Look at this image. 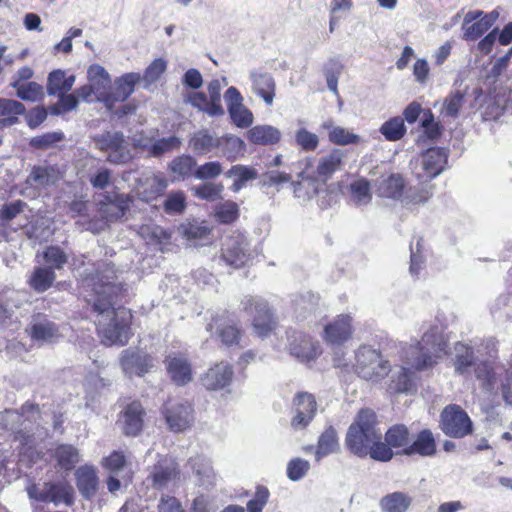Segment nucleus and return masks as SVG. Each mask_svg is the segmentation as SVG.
Instances as JSON below:
<instances>
[{
  "instance_id": "nucleus-1",
  "label": "nucleus",
  "mask_w": 512,
  "mask_h": 512,
  "mask_svg": "<svg viewBox=\"0 0 512 512\" xmlns=\"http://www.w3.org/2000/svg\"><path fill=\"white\" fill-rule=\"evenodd\" d=\"M117 270L112 262H101L95 268L92 276V291L94 300L92 309L101 316H109V322L99 320L97 333L105 345L124 346L132 336V314L125 307H114L121 298L124 285L117 282Z\"/></svg>"
},
{
  "instance_id": "nucleus-2",
  "label": "nucleus",
  "mask_w": 512,
  "mask_h": 512,
  "mask_svg": "<svg viewBox=\"0 0 512 512\" xmlns=\"http://www.w3.org/2000/svg\"><path fill=\"white\" fill-rule=\"evenodd\" d=\"M378 424L379 421L373 409H360L346 433L345 444L347 449L360 458L369 456L376 461L374 451L383 439Z\"/></svg>"
},
{
  "instance_id": "nucleus-3",
  "label": "nucleus",
  "mask_w": 512,
  "mask_h": 512,
  "mask_svg": "<svg viewBox=\"0 0 512 512\" xmlns=\"http://www.w3.org/2000/svg\"><path fill=\"white\" fill-rule=\"evenodd\" d=\"M448 342L438 327L425 332L421 341L411 345L406 352V363L411 368L422 371L436 363V359L447 354Z\"/></svg>"
},
{
  "instance_id": "nucleus-4",
  "label": "nucleus",
  "mask_w": 512,
  "mask_h": 512,
  "mask_svg": "<svg viewBox=\"0 0 512 512\" xmlns=\"http://www.w3.org/2000/svg\"><path fill=\"white\" fill-rule=\"evenodd\" d=\"M242 309L250 317L251 330L256 337L264 340L277 334L279 319L267 300L247 296L242 301Z\"/></svg>"
},
{
  "instance_id": "nucleus-5",
  "label": "nucleus",
  "mask_w": 512,
  "mask_h": 512,
  "mask_svg": "<svg viewBox=\"0 0 512 512\" xmlns=\"http://www.w3.org/2000/svg\"><path fill=\"white\" fill-rule=\"evenodd\" d=\"M355 372L361 378L379 382L391 371V365L384 359L381 352L363 345L356 352Z\"/></svg>"
},
{
  "instance_id": "nucleus-6",
  "label": "nucleus",
  "mask_w": 512,
  "mask_h": 512,
  "mask_svg": "<svg viewBox=\"0 0 512 512\" xmlns=\"http://www.w3.org/2000/svg\"><path fill=\"white\" fill-rule=\"evenodd\" d=\"M160 411L169 430L175 433L190 429L195 422L194 404L187 399L169 398Z\"/></svg>"
},
{
  "instance_id": "nucleus-7",
  "label": "nucleus",
  "mask_w": 512,
  "mask_h": 512,
  "mask_svg": "<svg viewBox=\"0 0 512 512\" xmlns=\"http://www.w3.org/2000/svg\"><path fill=\"white\" fill-rule=\"evenodd\" d=\"M410 442L411 433L405 424L390 426L374 451L376 461L389 462L395 455L404 456V451L409 447Z\"/></svg>"
},
{
  "instance_id": "nucleus-8",
  "label": "nucleus",
  "mask_w": 512,
  "mask_h": 512,
  "mask_svg": "<svg viewBox=\"0 0 512 512\" xmlns=\"http://www.w3.org/2000/svg\"><path fill=\"white\" fill-rule=\"evenodd\" d=\"M439 427L451 438L462 439L473 432V422L467 412L457 404H449L440 414Z\"/></svg>"
},
{
  "instance_id": "nucleus-9",
  "label": "nucleus",
  "mask_w": 512,
  "mask_h": 512,
  "mask_svg": "<svg viewBox=\"0 0 512 512\" xmlns=\"http://www.w3.org/2000/svg\"><path fill=\"white\" fill-rule=\"evenodd\" d=\"M207 330L210 332L215 330L218 339L226 347L240 346L245 336L239 320L227 310L214 315L207 325Z\"/></svg>"
},
{
  "instance_id": "nucleus-10",
  "label": "nucleus",
  "mask_w": 512,
  "mask_h": 512,
  "mask_svg": "<svg viewBox=\"0 0 512 512\" xmlns=\"http://www.w3.org/2000/svg\"><path fill=\"white\" fill-rule=\"evenodd\" d=\"M27 493L30 499L55 505L64 503L66 506H72L75 500L74 488L67 481H47L43 483V489L33 484L28 487Z\"/></svg>"
},
{
  "instance_id": "nucleus-11",
  "label": "nucleus",
  "mask_w": 512,
  "mask_h": 512,
  "mask_svg": "<svg viewBox=\"0 0 512 512\" xmlns=\"http://www.w3.org/2000/svg\"><path fill=\"white\" fill-rule=\"evenodd\" d=\"M93 142L98 150L108 154L107 161L112 164H124L132 159L129 143L122 132L106 131L95 135Z\"/></svg>"
},
{
  "instance_id": "nucleus-12",
  "label": "nucleus",
  "mask_w": 512,
  "mask_h": 512,
  "mask_svg": "<svg viewBox=\"0 0 512 512\" xmlns=\"http://www.w3.org/2000/svg\"><path fill=\"white\" fill-rule=\"evenodd\" d=\"M286 333L289 352L299 361L309 363L315 361L321 354L319 344L315 343L310 335L293 329H289Z\"/></svg>"
},
{
  "instance_id": "nucleus-13",
  "label": "nucleus",
  "mask_w": 512,
  "mask_h": 512,
  "mask_svg": "<svg viewBox=\"0 0 512 512\" xmlns=\"http://www.w3.org/2000/svg\"><path fill=\"white\" fill-rule=\"evenodd\" d=\"M139 81L140 74L126 73L115 81L113 91L100 92L98 101L102 102L109 111H112L116 103L126 101L133 94Z\"/></svg>"
},
{
  "instance_id": "nucleus-14",
  "label": "nucleus",
  "mask_w": 512,
  "mask_h": 512,
  "mask_svg": "<svg viewBox=\"0 0 512 512\" xmlns=\"http://www.w3.org/2000/svg\"><path fill=\"white\" fill-rule=\"evenodd\" d=\"M146 411L139 400L126 404L118 415L117 423L125 436H138L145 423Z\"/></svg>"
},
{
  "instance_id": "nucleus-15",
  "label": "nucleus",
  "mask_w": 512,
  "mask_h": 512,
  "mask_svg": "<svg viewBox=\"0 0 512 512\" xmlns=\"http://www.w3.org/2000/svg\"><path fill=\"white\" fill-rule=\"evenodd\" d=\"M498 13L484 14L483 11H469L463 21V39L476 41L482 37L495 23Z\"/></svg>"
},
{
  "instance_id": "nucleus-16",
  "label": "nucleus",
  "mask_w": 512,
  "mask_h": 512,
  "mask_svg": "<svg viewBox=\"0 0 512 512\" xmlns=\"http://www.w3.org/2000/svg\"><path fill=\"white\" fill-rule=\"evenodd\" d=\"M353 319L349 314L337 315L323 330V340L330 345L341 346L352 338Z\"/></svg>"
},
{
  "instance_id": "nucleus-17",
  "label": "nucleus",
  "mask_w": 512,
  "mask_h": 512,
  "mask_svg": "<svg viewBox=\"0 0 512 512\" xmlns=\"http://www.w3.org/2000/svg\"><path fill=\"white\" fill-rule=\"evenodd\" d=\"M26 331L37 342H55L61 337L59 326L44 313L34 314Z\"/></svg>"
},
{
  "instance_id": "nucleus-18",
  "label": "nucleus",
  "mask_w": 512,
  "mask_h": 512,
  "mask_svg": "<svg viewBox=\"0 0 512 512\" xmlns=\"http://www.w3.org/2000/svg\"><path fill=\"white\" fill-rule=\"evenodd\" d=\"M164 364L171 381L177 386H184L192 381V364L185 354H169L165 358Z\"/></svg>"
},
{
  "instance_id": "nucleus-19",
  "label": "nucleus",
  "mask_w": 512,
  "mask_h": 512,
  "mask_svg": "<svg viewBox=\"0 0 512 512\" xmlns=\"http://www.w3.org/2000/svg\"><path fill=\"white\" fill-rule=\"evenodd\" d=\"M89 79L93 84H86L75 90V95L78 100L90 101L91 97L100 92H105L107 87H110L111 79L107 71L100 65H92L89 70Z\"/></svg>"
},
{
  "instance_id": "nucleus-20",
  "label": "nucleus",
  "mask_w": 512,
  "mask_h": 512,
  "mask_svg": "<svg viewBox=\"0 0 512 512\" xmlns=\"http://www.w3.org/2000/svg\"><path fill=\"white\" fill-rule=\"evenodd\" d=\"M438 443L432 430L424 428L419 430L409 447L404 451V456H419L422 458L433 457L437 454Z\"/></svg>"
},
{
  "instance_id": "nucleus-21",
  "label": "nucleus",
  "mask_w": 512,
  "mask_h": 512,
  "mask_svg": "<svg viewBox=\"0 0 512 512\" xmlns=\"http://www.w3.org/2000/svg\"><path fill=\"white\" fill-rule=\"evenodd\" d=\"M102 468L109 474H121L124 485L132 483L134 472L131 468V462L123 450H113L100 462Z\"/></svg>"
},
{
  "instance_id": "nucleus-22",
  "label": "nucleus",
  "mask_w": 512,
  "mask_h": 512,
  "mask_svg": "<svg viewBox=\"0 0 512 512\" xmlns=\"http://www.w3.org/2000/svg\"><path fill=\"white\" fill-rule=\"evenodd\" d=\"M293 405L295 415L291 421L292 426L306 427L312 421L317 411L315 396L308 392H298L293 399Z\"/></svg>"
},
{
  "instance_id": "nucleus-23",
  "label": "nucleus",
  "mask_w": 512,
  "mask_h": 512,
  "mask_svg": "<svg viewBox=\"0 0 512 512\" xmlns=\"http://www.w3.org/2000/svg\"><path fill=\"white\" fill-rule=\"evenodd\" d=\"M120 365L126 373L143 376L152 367L150 355L132 349L123 350Z\"/></svg>"
},
{
  "instance_id": "nucleus-24",
  "label": "nucleus",
  "mask_w": 512,
  "mask_h": 512,
  "mask_svg": "<svg viewBox=\"0 0 512 512\" xmlns=\"http://www.w3.org/2000/svg\"><path fill=\"white\" fill-rule=\"evenodd\" d=\"M233 377V370L229 364L223 362L215 364L201 378L202 385L210 391H217L227 387Z\"/></svg>"
},
{
  "instance_id": "nucleus-25",
  "label": "nucleus",
  "mask_w": 512,
  "mask_h": 512,
  "mask_svg": "<svg viewBox=\"0 0 512 512\" xmlns=\"http://www.w3.org/2000/svg\"><path fill=\"white\" fill-rule=\"evenodd\" d=\"M77 488L85 499H92L99 488V477L97 470L91 465H82L75 472Z\"/></svg>"
},
{
  "instance_id": "nucleus-26",
  "label": "nucleus",
  "mask_w": 512,
  "mask_h": 512,
  "mask_svg": "<svg viewBox=\"0 0 512 512\" xmlns=\"http://www.w3.org/2000/svg\"><path fill=\"white\" fill-rule=\"evenodd\" d=\"M448 155L444 149L432 147L427 149L421 156L423 177L432 179L439 175L447 164Z\"/></svg>"
},
{
  "instance_id": "nucleus-27",
  "label": "nucleus",
  "mask_w": 512,
  "mask_h": 512,
  "mask_svg": "<svg viewBox=\"0 0 512 512\" xmlns=\"http://www.w3.org/2000/svg\"><path fill=\"white\" fill-rule=\"evenodd\" d=\"M51 458L55 461V467L66 472L72 471L80 462L79 449L69 443L56 444L50 452Z\"/></svg>"
},
{
  "instance_id": "nucleus-28",
  "label": "nucleus",
  "mask_w": 512,
  "mask_h": 512,
  "mask_svg": "<svg viewBox=\"0 0 512 512\" xmlns=\"http://www.w3.org/2000/svg\"><path fill=\"white\" fill-rule=\"evenodd\" d=\"M167 187L168 181L163 175L153 174L140 183L137 195L141 201L150 203L163 196Z\"/></svg>"
},
{
  "instance_id": "nucleus-29",
  "label": "nucleus",
  "mask_w": 512,
  "mask_h": 512,
  "mask_svg": "<svg viewBox=\"0 0 512 512\" xmlns=\"http://www.w3.org/2000/svg\"><path fill=\"white\" fill-rule=\"evenodd\" d=\"M406 189V181L402 174L392 173L386 177L382 176L377 184L378 196L391 199H400Z\"/></svg>"
},
{
  "instance_id": "nucleus-30",
  "label": "nucleus",
  "mask_w": 512,
  "mask_h": 512,
  "mask_svg": "<svg viewBox=\"0 0 512 512\" xmlns=\"http://www.w3.org/2000/svg\"><path fill=\"white\" fill-rule=\"evenodd\" d=\"M345 153L340 149H332L329 154L319 159L316 175L317 178L323 181L328 180L343 165Z\"/></svg>"
},
{
  "instance_id": "nucleus-31",
  "label": "nucleus",
  "mask_w": 512,
  "mask_h": 512,
  "mask_svg": "<svg viewBox=\"0 0 512 512\" xmlns=\"http://www.w3.org/2000/svg\"><path fill=\"white\" fill-rule=\"evenodd\" d=\"M189 147L199 156L207 155L219 148L218 136L209 132L208 129L196 131L189 139Z\"/></svg>"
},
{
  "instance_id": "nucleus-32",
  "label": "nucleus",
  "mask_w": 512,
  "mask_h": 512,
  "mask_svg": "<svg viewBox=\"0 0 512 512\" xmlns=\"http://www.w3.org/2000/svg\"><path fill=\"white\" fill-rule=\"evenodd\" d=\"M56 280V273L51 267L37 266L27 280L28 286L36 293L49 290Z\"/></svg>"
},
{
  "instance_id": "nucleus-33",
  "label": "nucleus",
  "mask_w": 512,
  "mask_h": 512,
  "mask_svg": "<svg viewBox=\"0 0 512 512\" xmlns=\"http://www.w3.org/2000/svg\"><path fill=\"white\" fill-rule=\"evenodd\" d=\"M252 89L267 105L273 103L276 84L268 73H253L251 75Z\"/></svg>"
},
{
  "instance_id": "nucleus-34",
  "label": "nucleus",
  "mask_w": 512,
  "mask_h": 512,
  "mask_svg": "<svg viewBox=\"0 0 512 512\" xmlns=\"http://www.w3.org/2000/svg\"><path fill=\"white\" fill-rule=\"evenodd\" d=\"M26 111L23 103L6 98H0V129L10 127L19 121V116Z\"/></svg>"
},
{
  "instance_id": "nucleus-35",
  "label": "nucleus",
  "mask_w": 512,
  "mask_h": 512,
  "mask_svg": "<svg viewBox=\"0 0 512 512\" xmlns=\"http://www.w3.org/2000/svg\"><path fill=\"white\" fill-rule=\"evenodd\" d=\"M75 79L74 75L67 76L66 72L61 69L53 70L49 73L47 79L48 94L57 96L69 92L75 83Z\"/></svg>"
},
{
  "instance_id": "nucleus-36",
  "label": "nucleus",
  "mask_w": 512,
  "mask_h": 512,
  "mask_svg": "<svg viewBox=\"0 0 512 512\" xmlns=\"http://www.w3.org/2000/svg\"><path fill=\"white\" fill-rule=\"evenodd\" d=\"M180 475L178 465L174 462L157 463L151 475L152 485L156 489L166 487Z\"/></svg>"
},
{
  "instance_id": "nucleus-37",
  "label": "nucleus",
  "mask_w": 512,
  "mask_h": 512,
  "mask_svg": "<svg viewBox=\"0 0 512 512\" xmlns=\"http://www.w3.org/2000/svg\"><path fill=\"white\" fill-rule=\"evenodd\" d=\"M248 140L256 145H273L280 141V131L272 126H254L248 131Z\"/></svg>"
},
{
  "instance_id": "nucleus-38",
  "label": "nucleus",
  "mask_w": 512,
  "mask_h": 512,
  "mask_svg": "<svg viewBox=\"0 0 512 512\" xmlns=\"http://www.w3.org/2000/svg\"><path fill=\"white\" fill-rule=\"evenodd\" d=\"M221 155L228 160L233 161L237 157L243 155L245 151L244 141L235 135H223L218 137Z\"/></svg>"
},
{
  "instance_id": "nucleus-39",
  "label": "nucleus",
  "mask_w": 512,
  "mask_h": 512,
  "mask_svg": "<svg viewBox=\"0 0 512 512\" xmlns=\"http://www.w3.org/2000/svg\"><path fill=\"white\" fill-rule=\"evenodd\" d=\"M339 447L337 432L334 427H327L319 436L317 448H316V459L321 458L334 453Z\"/></svg>"
},
{
  "instance_id": "nucleus-40",
  "label": "nucleus",
  "mask_w": 512,
  "mask_h": 512,
  "mask_svg": "<svg viewBox=\"0 0 512 512\" xmlns=\"http://www.w3.org/2000/svg\"><path fill=\"white\" fill-rule=\"evenodd\" d=\"M169 171L181 179L194 176L196 169V160L188 154H182L175 157L168 166Z\"/></svg>"
},
{
  "instance_id": "nucleus-41",
  "label": "nucleus",
  "mask_w": 512,
  "mask_h": 512,
  "mask_svg": "<svg viewBox=\"0 0 512 512\" xmlns=\"http://www.w3.org/2000/svg\"><path fill=\"white\" fill-rule=\"evenodd\" d=\"M455 349L457 351L454 360L455 371L460 375H464L469 372L471 367H475L474 350L463 343H457Z\"/></svg>"
},
{
  "instance_id": "nucleus-42",
  "label": "nucleus",
  "mask_w": 512,
  "mask_h": 512,
  "mask_svg": "<svg viewBox=\"0 0 512 512\" xmlns=\"http://www.w3.org/2000/svg\"><path fill=\"white\" fill-rule=\"evenodd\" d=\"M227 177H234L230 187L233 192H239L248 181L257 178V171L254 168L244 165H234L226 173Z\"/></svg>"
},
{
  "instance_id": "nucleus-43",
  "label": "nucleus",
  "mask_w": 512,
  "mask_h": 512,
  "mask_svg": "<svg viewBox=\"0 0 512 512\" xmlns=\"http://www.w3.org/2000/svg\"><path fill=\"white\" fill-rule=\"evenodd\" d=\"M323 126L328 130L329 141L335 145L345 146L349 144H358L360 142V137L357 134H354L343 127L333 126L332 124L326 123Z\"/></svg>"
},
{
  "instance_id": "nucleus-44",
  "label": "nucleus",
  "mask_w": 512,
  "mask_h": 512,
  "mask_svg": "<svg viewBox=\"0 0 512 512\" xmlns=\"http://www.w3.org/2000/svg\"><path fill=\"white\" fill-rule=\"evenodd\" d=\"M411 501L405 493L394 492L381 499V507L385 512H406Z\"/></svg>"
},
{
  "instance_id": "nucleus-45",
  "label": "nucleus",
  "mask_w": 512,
  "mask_h": 512,
  "mask_svg": "<svg viewBox=\"0 0 512 512\" xmlns=\"http://www.w3.org/2000/svg\"><path fill=\"white\" fill-rule=\"evenodd\" d=\"M163 210L168 215H180L187 208V197L184 191H171L163 202Z\"/></svg>"
},
{
  "instance_id": "nucleus-46",
  "label": "nucleus",
  "mask_w": 512,
  "mask_h": 512,
  "mask_svg": "<svg viewBox=\"0 0 512 512\" xmlns=\"http://www.w3.org/2000/svg\"><path fill=\"white\" fill-rule=\"evenodd\" d=\"M42 257L46 263L45 267H51L54 272L63 269L68 262V255L57 245L47 246L42 252Z\"/></svg>"
},
{
  "instance_id": "nucleus-47",
  "label": "nucleus",
  "mask_w": 512,
  "mask_h": 512,
  "mask_svg": "<svg viewBox=\"0 0 512 512\" xmlns=\"http://www.w3.org/2000/svg\"><path fill=\"white\" fill-rule=\"evenodd\" d=\"M474 373L476 378L481 382V387L491 390L496 384V372L493 364L488 360H483L475 364Z\"/></svg>"
},
{
  "instance_id": "nucleus-48",
  "label": "nucleus",
  "mask_w": 512,
  "mask_h": 512,
  "mask_svg": "<svg viewBox=\"0 0 512 512\" xmlns=\"http://www.w3.org/2000/svg\"><path fill=\"white\" fill-rule=\"evenodd\" d=\"M380 132L389 141H398L406 133L404 119L401 117H394L384 122L380 128Z\"/></svg>"
},
{
  "instance_id": "nucleus-49",
  "label": "nucleus",
  "mask_w": 512,
  "mask_h": 512,
  "mask_svg": "<svg viewBox=\"0 0 512 512\" xmlns=\"http://www.w3.org/2000/svg\"><path fill=\"white\" fill-rule=\"evenodd\" d=\"M223 260L230 266L240 268L245 265L248 257L238 242H233L222 251Z\"/></svg>"
},
{
  "instance_id": "nucleus-50",
  "label": "nucleus",
  "mask_w": 512,
  "mask_h": 512,
  "mask_svg": "<svg viewBox=\"0 0 512 512\" xmlns=\"http://www.w3.org/2000/svg\"><path fill=\"white\" fill-rule=\"evenodd\" d=\"M14 88L17 90V96L24 101H38L43 97V89L42 86L36 82H28V83H18V81H14L12 84Z\"/></svg>"
},
{
  "instance_id": "nucleus-51",
  "label": "nucleus",
  "mask_w": 512,
  "mask_h": 512,
  "mask_svg": "<svg viewBox=\"0 0 512 512\" xmlns=\"http://www.w3.org/2000/svg\"><path fill=\"white\" fill-rule=\"evenodd\" d=\"M239 217V207L233 201L220 203L215 209V218L221 224H232Z\"/></svg>"
},
{
  "instance_id": "nucleus-52",
  "label": "nucleus",
  "mask_w": 512,
  "mask_h": 512,
  "mask_svg": "<svg viewBox=\"0 0 512 512\" xmlns=\"http://www.w3.org/2000/svg\"><path fill=\"white\" fill-rule=\"evenodd\" d=\"M232 122L239 128H248L253 123V114L243 104L229 105L228 109Z\"/></svg>"
},
{
  "instance_id": "nucleus-53",
  "label": "nucleus",
  "mask_w": 512,
  "mask_h": 512,
  "mask_svg": "<svg viewBox=\"0 0 512 512\" xmlns=\"http://www.w3.org/2000/svg\"><path fill=\"white\" fill-rule=\"evenodd\" d=\"M223 185L206 182L194 188V196L205 201H216L221 198Z\"/></svg>"
},
{
  "instance_id": "nucleus-54",
  "label": "nucleus",
  "mask_w": 512,
  "mask_h": 512,
  "mask_svg": "<svg viewBox=\"0 0 512 512\" xmlns=\"http://www.w3.org/2000/svg\"><path fill=\"white\" fill-rule=\"evenodd\" d=\"M180 146H181V141L176 136L161 138V139H158L157 141H155L149 147V153H150V155H152L154 157H159L167 152H171L173 150L179 149Z\"/></svg>"
},
{
  "instance_id": "nucleus-55",
  "label": "nucleus",
  "mask_w": 512,
  "mask_h": 512,
  "mask_svg": "<svg viewBox=\"0 0 512 512\" xmlns=\"http://www.w3.org/2000/svg\"><path fill=\"white\" fill-rule=\"evenodd\" d=\"M189 102L198 110L208 114L211 117H218L224 115V110L220 112H213L212 100L204 92H192L189 95Z\"/></svg>"
},
{
  "instance_id": "nucleus-56",
  "label": "nucleus",
  "mask_w": 512,
  "mask_h": 512,
  "mask_svg": "<svg viewBox=\"0 0 512 512\" xmlns=\"http://www.w3.org/2000/svg\"><path fill=\"white\" fill-rule=\"evenodd\" d=\"M352 197L356 203H369L372 199L370 183L365 178H360L350 185Z\"/></svg>"
},
{
  "instance_id": "nucleus-57",
  "label": "nucleus",
  "mask_w": 512,
  "mask_h": 512,
  "mask_svg": "<svg viewBox=\"0 0 512 512\" xmlns=\"http://www.w3.org/2000/svg\"><path fill=\"white\" fill-rule=\"evenodd\" d=\"M59 97V101L50 106L49 110L52 115H61L66 112L74 110L79 103V100L75 93L71 94H59L57 95Z\"/></svg>"
},
{
  "instance_id": "nucleus-58",
  "label": "nucleus",
  "mask_w": 512,
  "mask_h": 512,
  "mask_svg": "<svg viewBox=\"0 0 512 512\" xmlns=\"http://www.w3.org/2000/svg\"><path fill=\"white\" fill-rule=\"evenodd\" d=\"M105 199L108 201V203L115 206V208L117 209L115 215L110 216L111 220L123 218L129 211L130 205L133 202V198L131 195L120 193L115 194L113 198H111L110 196H106Z\"/></svg>"
},
{
  "instance_id": "nucleus-59",
  "label": "nucleus",
  "mask_w": 512,
  "mask_h": 512,
  "mask_svg": "<svg viewBox=\"0 0 512 512\" xmlns=\"http://www.w3.org/2000/svg\"><path fill=\"white\" fill-rule=\"evenodd\" d=\"M270 497L266 486L257 485L254 497L247 502V512H262Z\"/></svg>"
},
{
  "instance_id": "nucleus-60",
  "label": "nucleus",
  "mask_w": 512,
  "mask_h": 512,
  "mask_svg": "<svg viewBox=\"0 0 512 512\" xmlns=\"http://www.w3.org/2000/svg\"><path fill=\"white\" fill-rule=\"evenodd\" d=\"M296 143L304 151H314L319 145V138L315 133L308 131L305 128H300L295 134Z\"/></svg>"
},
{
  "instance_id": "nucleus-61",
  "label": "nucleus",
  "mask_w": 512,
  "mask_h": 512,
  "mask_svg": "<svg viewBox=\"0 0 512 512\" xmlns=\"http://www.w3.org/2000/svg\"><path fill=\"white\" fill-rule=\"evenodd\" d=\"M343 70V65L336 59H330L326 64L325 76L328 88L337 92L338 79Z\"/></svg>"
},
{
  "instance_id": "nucleus-62",
  "label": "nucleus",
  "mask_w": 512,
  "mask_h": 512,
  "mask_svg": "<svg viewBox=\"0 0 512 512\" xmlns=\"http://www.w3.org/2000/svg\"><path fill=\"white\" fill-rule=\"evenodd\" d=\"M222 173V165L218 161L206 162L195 169L194 177L200 180L213 179Z\"/></svg>"
},
{
  "instance_id": "nucleus-63",
  "label": "nucleus",
  "mask_w": 512,
  "mask_h": 512,
  "mask_svg": "<svg viewBox=\"0 0 512 512\" xmlns=\"http://www.w3.org/2000/svg\"><path fill=\"white\" fill-rule=\"evenodd\" d=\"M63 139L62 132H49L32 138L30 145L36 149H48Z\"/></svg>"
},
{
  "instance_id": "nucleus-64",
  "label": "nucleus",
  "mask_w": 512,
  "mask_h": 512,
  "mask_svg": "<svg viewBox=\"0 0 512 512\" xmlns=\"http://www.w3.org/2000/svg\"><path fill=\"white\" fill-rule=\"evenodd\" d=\"M310 468L309 462L301 459L294 458L289 461L287 465V476L292 481H298L305 476Z\"/></svg>"
}]
</instances>
